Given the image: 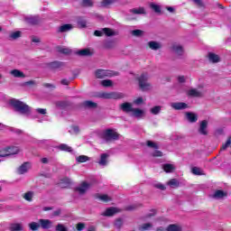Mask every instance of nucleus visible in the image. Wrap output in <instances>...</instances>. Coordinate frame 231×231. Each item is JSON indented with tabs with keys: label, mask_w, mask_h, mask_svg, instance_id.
<instances>
[{
	"label": "nucleus",
	"mask_w": 231,
	"mask_h": 231,
	"mask_svg": "<svg viewBox=\"0 0 231 231\" xmlns=\"http://www.w3.org/2000/svg\"><path fill=\"white\" fill-rule=\"evenodd\" d=\"M152 156H153V158H162V156H163V152H162V151L156 150L152 153Z\"/></svg>",
	"instance_id": "obj_53"
},
{
	"label": "nucleus",
	"mask_w": 231,
	"mask_h": 231,
	"mask_svg": "<svg viewBox=\"0 0 231 231\" xmlns=\"http://www.w3.org/2000/svg\"><path fill=\"white\" fill-rule=\"evenodd\" d=\"M191 172L192 174H195V176H201V169L198 167H193Z\"/></svg>",
	"instance_id": "obj_50"
},
{
	"label": "nucleus",
	"mask_w": 231,
	"mask_h": 231,
	"mask_svg": "<svg viewBox=\"0 0 231 231\" xmlns=\"http://www.w3.org/2000/svg\"><path fill=\"white\" fill-rule=\"evenodd\" d=\"M81 106L84 107V109H97L98 107V104L91 100L83 101Z\"/></svg>",
	"instance_id": "obj_9"
},
{
	"label": "nucleus",
	"mask_w": 231,
	"mask_h": 231,
	"mask_svg": "<svg viewBox=\"0 0 231 231\" xmlns=\"http://www.w3.org/2000/svg\"><path fill=\"white\" fill-rule=\"evenodd\" d=\"M78 163H86V162H89V157L87 155H79L76 158Z\"/></svg>",
	"instance_id": "obj_35"
},
{
	"label": "nucleus",
	"mask_w": 231,
	"mask_h": 231,
	"mask_svg": "<svg viewBox=\"0 0 231 231\" xmlns=\"http://www.w3.org/2000/svg\"><path fill=\"white\" fill-rule=\"evenodd\" d=\"M208 57V60L210 62H213V64H216V63L219 62V60H221V59L219 58V55H217L214 52H209Z\"/></svg>",
	"instance_id": "obj_20"
},
{
	"label": "nucleus",
	"mask_w": 231,
	"mask_h": 231,
	"mask_svg": "<svg viewBox=\"0 0 231 231\" xmlns=\"http://www.w3.org/2000/svg\"><path fill=\"white\" fill-rule=\"evenodd\" d=\"M134 104H136L137 106H140V104H143V97H137L134 101Z\"/></svg>",
	"instance_id": "obj_58"
},
{
	"label": "nucleus",
	"mask_w": 231,
	"mask_h": 231,
	"mask_svg": "<svg viewBox=\"0 0 231 231\" xmlns=\"http://www.w3.org/2000/svg\"><path fill=\"white\" fill-rule=\"evenodd\" d=\"M186 118L190 124H196L198 122V115L194 112H186Z\"/></svg>",
	"instance_id": "obj_12"
},
{
	"label": "nucleus",
	"mask_w": 231,
	"mask_h": 231,
	"mask_svg": "<svg viewBox=\"0 0 231 231\" xmlns=\"http://www.w3.org/2000/svg\"><path fill=\"white\" fill-rule=\"evenodd\" d=\"M168 185L170 187H180V182L178 181L177 179H171L169 181H168Z\"/></svg>",
	"instance_id": "obj_43"
},
{
	"label": "nucleus",
	"mask_w": 231,
	"mask_h": 231,
	"mask_svg": "<svg viewBox=\"0 0 231 231\" xmlns=\"http://www.w3.org/2000/svg\"><path fill=\"white\" fill-rule=\"evenodd\" d=\"M193 2L197 6H199L200 8H203V6H205V5H203V2L201 0H193Z\"/></svg>",
	"instance_id": "obj_59"
},
{
	"label": "nucleus",
	"mask_w": 231,
	"mask_h": 231,
	"mask_svg": "<svg viewBox=\"0 0 231 231\" xmlns=\"http://www.w3.org/2000/svg\"><path fill=\"white\" fill-rule=\"evenodd\" d=\"M119 138L120 134L111 128L106 129L103 134V140H105V142H115Z\"/></svg>",
	"instance_id": "obj_4"
},
{
	"label": "nucleus",
	"mask_w": 231,
	"mask_h": 231,
	"mask_svg": "<svg viewBox=\"0 0 231 231\" xmlns=\"http://www.w3.org/2000/svg\"><path fill=\"white\" fill-rule=\"evenodd\" d=\"M132 35H134V37H142V35H143V31L140 29L134 30L132 31Z\"/></svg>",
	"instance_id": "obj_47"
},
{
	"label": "nucleus",
	"mask_w": 231,
	"mask_h": 231,
	"mask_svg": "<svg viewBox=\"0 0 231 231\" xmlns=\"http://www.w3.org/2000/svg\"><path fill=\"white\" fill-rule=\"evenodd\" d=\"M227 196L226 192L217 189L215 191L214 198H217V199H221L222 198H226Z\"/></svg>",
	"instance_id": "obj_32"
},
{
	"label": "nucleus",
	"mask_w": 231,
	"mask_h": 231,
	"mask_svg": "<svg viewBox=\"0 0 231 231\" xmlns=\"http://www.w3.org/2000/svg\"><path fill=\"white\" fill-rule=\"evenodd\" d=\"M58 149L60 151H63L64 152H73V148L71 146L66 144V143H61L58 146Z\"/></svg>",
	"instance_id": "obj_24"
},
{
	"label": "nucleus",
	"mask_w": 231,
	"mask_h": 231,
	"mask_svg": "<svg viewBox=\"0 0 231 231\" xmlns=\"http://www.w3.org/2000/svg\"><path fill=\"white\" fill-rule=\"evenodd\" d=\"M9 230L10 231H21V230H23V225L18 224V223L11 224L9 226Z\"/></svg>",
	"instance_id": "obj_31"
},
{
	"label": "nucleus",
	"mask_w": 231,
	"mask_h": 231,
	"mask_svg": "<svg viewBox=\"0 0 231 231\" xmlns=\"http://www.w3.org/2000/svg\"><path fill=\"white\" fill-rule=\"evenodd\" d=\"M98 97L99 98H105L106 100H120L122 98H125V94L121 92H101L99 93Z\"/></svg>",
	"instance_id": "obj_2"
},
{
	"label": "nucleus",
	"mask_w": 231,
	"mask_h": 231,
	"mask_svg": "<svg viewBox=\"0 0 231 231\" xmlns=\"http://www.w3.org/2000/svg\"><path fill=\"white\" fill-rule=\"evenodd\" d=\"M101 86L104 88H111V86H113V81L111 79H104L101 81Z\"/></svg>",
	"instance_id": "obj_42"
},
{
	"label": "nucleus",
	"mask_w": 231,
	"mask_h": 231,
	"mask_svg": "<svg viewBox=\"0 0 231 231\" xmlns=\"http://www.w3.org/2000/svg\"><path fill=\"white\" fill-rule=\"evenodd\" d=\"M137 80L139 82V88L142 91H149V89H151V83L147 81L149 80V74H141V76L137 78Z\"/></svg>",
	"instance_id": "obj_3"
},
{
	"label": "nucleus",
	"mask_w": 231,
	"mask_h": 231,
	"mask_svg": "<svg viewBox=\"0 0 231 231\" xmlns=\"http://www.w3.org/2000/svg\"><path fill=\"white\" fill-rule=\"evenodd\" d=\"M121 212L120 208H115V207H110L107 208L102 214L104 217H113V216H116V214H119Z\"/></svg>",
	"instance_id": "obj_7"
},
{
	"label": "nucleus",
	"mask_w": 231,
	"mask_h": 231,
	"mask_svg": "<svg viewBox=\"0 0 231 231\" xmlns=\"http://www.w3.org/2000/svg\"><path fill=\"white\" fill-rule=\"evenodd\" d=\"M148 46H149L150 50H153V51L160 50L162 48V44H160V42H154V41L149 42Z\"/></svg>",
	"instance_id": "obj_26"
},
{
	"label": "nucleus",
	"mask_w": 231,
	"mask_h": 231,
	"mask_svg": "<svg viewBox=\"0 0 231 231\" xmlns=\"http://www.w3.org/2000/svg\"><path fill=\"white\" fill-rule=\"evenodd\" d=\"M59 52L62 53L63 55H69L71 54V50L68 48H60L59 49Z\"/></svg>",
	"instance_id": "obj_48"
},
{
	"label": "nucleus",
	"mask_w": 231,
	"mask_h": 231,
	"mask_svg": "<svg viewBox=\"0 0 231 231\" xmlns=\"http://www.w3.org/2000/svg\"><path fill=\"white\" fill-rule=\"evenodd\" d=\"M102 32L105 33V35H106V37H113V35H116V33H115L111 28H103Z\"/></svg>",
	"instance_id": "obj_34"
},
{
	"label": "nucleus",
	"mask_w": 231,
	"mask_h": 231,
	"mask_svg": "<svg viewBox=\"0 0 231 231\" xmlns=\"http://www.w3.org/2000/svg\"><path fill=\"white\" fill-rule=\"evenodd\" d=\"M41 23V19H39V16H31L30 17V24L37 25Z\"/></svg>",
	"instance_id": "obj_40"
},
{
	"label": "nucleus",
	"mask_w": 231,
	"mask_h": 231,
	"mask_svg": "<svg viewBox=\"0 0 231 231\" xmlns=\"http://www.w3.org/2000/svg\"><path fill=\"white\" fill-rule=\"evenodd\" d=\"M39 228H41V223L32 222L30 224L31 230L37 231V230H39Z\"/></svg>",
	"instance_id": "obj_44"
},
{
	"label": "nucleus",
	"mask_w": 231,
	"mask_h": 231,
	"mask_svg": "<svg viewBox=\"0 0 231 231\" xmlns=\"http://www.w3.org/2000/svg\"><path fill=\"white\" fill-rule=\"evenodd\" d=\"M231 144V136L227 137V140L225 143L222 144L221 146V151H226V149H228V147H230Z\"/></svg>",
	"instance_id": "obj_39"
},
{
	"label": "nucleus",
	"mask_w": 231,
	"mask_h": 231,
	"mask_svg": "<svg viewBox=\"0 0 231 231\" xmlns=\"http://www.w3.org/2000/svg\"><path fill=\"white\" fill-rule=\"evenodd\" d=\"M130 12L131 14H134L135 15H140V14L145 15V14H147L145 12V8L143 7L134 8V9H131Z\"/></svg>",
	"instance_id": "obj_25"
},
{
	"label": "nucleus",
	"mask_w": 231,
	"mask_h": 231,
	"mask_svg": "<svg viewBox=\"0 0 231 231\" xmlns=\"http://www.w3.org/2000/svg\"><path fill=\"white\" fill-rule=\"evenodd\" d=\"M72 28H73V25H71V24H69V23H66V24L61 25V26L59 28L58 32H59L60 33H64V32H69V30H71Z\"/></svg>",
	"instance_id": "obj_27"
},
{
	"label": "nucleus",
	"mask_w": 231,
	"mask_h": 231,
	"mask_svg": "<svg viewBox=\"0 0 231 231\" xmlns=\"http://www.w3.org/2000/svg\"><path fill=\"white\" fill-rule=\"evenodd\" d=\"M94 35H95L96 37H102V35H104V31H98V30H97V31L94 32Z\"/></svg>",
	"instance_id": "obj_60"
},
{
	"label": "nucleus",
	"mask_w": 231,
	"mask_h": 231,
	"mask_svg": "<svg viewBox=\"0 0 231 231\" xmlns=\"http://www.w3.org/2000/svg\"><path fill=\"white\" fill-rule=\"evenodd\" d=\"M160 111H162L161 106H155L150 109L152 115H160Z\"/></svg>",
	"instance_id": "obj_37"
},
{
	"label": "nucleus",
	"mask_w": 231,
	"mask_h": 231,
	"mask_svg": "<svg viewBox=\"0 0 231 231\" xmlns=\"http://www.w3.org/2000/svg\"><path fill=\"white\" fill-rule=\"evenodd\" d=\"M40 226L43 228V230H48L51 228L52 222L50 219H39Z\"/></svg>",
	"instance_id": "obj_13"
},
{
	"label": "nucleus",
	"mask_w": 231,
	"mask_h": 231,
	"mask_svg": "<svg viewBox=\"0 0 231 231\" xmlns=\"http://www.w3.org/2000/svg\"><path fill=\"white\" fill-rule=\"evenodd\" d=\"M171 107L176 111H181V109H187V107H189V105L183 102H176L171 104Z\"/></svg>",
	"instance_id": "obj_15"
},
{
	"label": "nucleus",
	"mask_w": 231,
	"mask_h": 231,
	"mask_svg": "<svg viewBox=\"0 0 231 231\" xmlns=\"http://www.w3.org/2000/svg\"><path fill=\"white\" fill-rule=\"evenodd\" d=\"M154 187L155 189H159L160 190H165L167 189L165 185L162 183L155 184Z\"/></svg>",
	"instance_id": "obj_57"
},
{
	"label": "nucleus",
	"mask_w": 231,
	"mask_h": 231,
	"mask_svg": "<svg viewBox=\"0 0 231 231\" xmlns=\"http://www.w3.org/2000/svg\"><path fill=\"white\" fill-rule=\"evenodd\" d=\"M10 74L15 79H24L26 77L24 73L19 69H13L10 71Z\"/></svg>",
	"instance_id": "obj_22"
},
{
	"label": "nucleus",
	"mask_w": 231,
	"mask_h": 231,
	"mask_svg": "<svg viewBox=\"0 0 231 231\" xmlns=\"http://www.w3.org/2000/svg\"><path fill=\"white\" fill-rule=\"evenodd\" d=\"M81 5L85 6V7L86 6L91 7V6H93V1H91V0H82Z\"/></svg>",
	"instance_id": "obj_49"
},
{
	"label": "nucleus",
	"mask_w": 231,
	"mask_h": 231,
	"mask_svg": "<svg viewBox=\"0 0 231 231\" xmlns=\"http://www.w3.org/2000/svg\"><path fill=\"white\" fill-rule=\"evenodd\" d=\"M146 145L148 147H151L152 149H158V144H156V143H154L152 141H147Z\"/></svg>",
	"instance_id": "obj_52"
},
{
	"label": "nucleus",
	"mask_w": 231,
	"mask_h": 231,
	"mask_svg": "<svg viewBox=\"0 0 231 231\" xmlns=\"http://www.w3.org/2000/svg\"><path fill=\"white\" fill-rule=\"evenodd\" d=\"M123 225H124V220L122 218H116L114 223V226H116V228H117L118 230L122 228Z\"/></svg>",
	"instance_id": "obj_38"
},
{
	"label": "nucleus",
	"mask_w": 231,
	"mask_h": 231,
	"mask_svg": "<svg viewBox=\"0 0 231 231\" xmlns=\"http://www.w3.org/2000/svg\"><path fill=\"white\" fill-rule=\"evenodd\" d=\"M29 167H30V162H24L23 164H22L18 169L19 174H24V172L28 171Z\"/></svg>",
	"instance_id": "obj_30"
},
{
	"label": "nucleus",
	"mask_w": 231,
	"mask_h": 231,
	"mask_svg": "<svg viewBox=\"0 0 231 231\" xmlns=\"http://www.w3.org/2000/svg\"><path fill=\"white\" fill-rule=\"evenodd\" d=\"M21 37V32L16 31L14 32H12L9 36V39H12L13 41H15V39H19Z\"/></svg>",
	"instance_id": "obj_46"
},
{
	"label": "nucleus",
	"mask_w": 231,
	"mask_h": 231,
	"mask_svg": "<svg viewBox=\"0 0 231 231\" xmlns=\"http://www.w3.org/2000/svg\"><path fill=\"white\" fill-rule=\"evenodd\" d=\"M9 104L16 113H19V115H26L28 111H30V106L19 99H10Z\"/></svg>",
	"instance_id": "obj_1"
},
{
	"label": "nucleus",
	"mask_w": 231,
	"mask_h": 231,
	"mask_svg": "<svg viewBox=\"0 0 231 231\" xmlns=\"http://www.w3.org/2000/svg\"><path fill=\"white\" fill-rule=\"evenodd\" d=\"M84 228H86L85 223L79 222L76 225V230H78V231H82V230H84Z\"/></svg>",
	"instance_id": "obj_51"
},
{
	"label": "nucleus",
	"mask_w": 231,
	"mask_h": 231,
	"mask_svg": "<svg viewBox=\"0 0 231 231\" xmlns=\"http://www.w3.org/2000/svg\"><path fill=\"white\" fill-rule=\"evenodd\" d=\"M59 185L61 189H69L71 187V179L65 177L60 180Z\"/></svg>",
	"instance_id": "obj_11"
},
{
	"label": "nucleus",
	"mask_w": 231,
	"mask_h": 231,
	"mask_svg": "<svg viewBox=\"0 0 231 231\" xmlns=\"http://www.w3.org/2000/svg\"><path fill=\"white\" fill-rule=\"evenodd\" d=\"M167 231H183L181 229V226L176 225V224H171L166 228Z\"/></svg>",
	"instance_id": "obj_33"
},
{
	"label": "nucleus",
	"mask_w": 231,
	"mask_h": 231,
	"mask_svg": "<svg viewBox=\"0 0 231 231\" xmlns=\"http://www.w3.org/2000/svg\"><path fill=\"white\" fill-rule=\"evenodd\" d=\"M88 22L86 21V19H84L83 17L78 18V26H79V28H86Z\"/></svg>",
	"instance_id": "obj_36"
},
{
	"label": "nucleus",
	"mask_w": 231,
	"mask_h": 231,
	"mask_svg": "<svg viewBox=\"0 0 231 231\" xmlns=\"http://www.w3.org/2000/svg\"><path fill=\"white\" fill-rule=\"evenodd\" d=\"M188 97H194L197 98H199L200 97H203V95L201 94V92H199L198 89L196 88H191L188 91L187 93Z\"/></svg>",
	"instance_id": "obj_21"
},
{
	"label": "nucleus",
	"mask_w": 231,
	"mask_h": 231,
	"mask_svg": "<svg viewBox=\"0 0 231 231\" xmlns=\"http://www.w3.org/2000/svg\"><path fill=\"white\" fill-rule=\"evenodd\" d=\"M96 79H106V77H115L118 75V72H114L112 70L97 69L96 70Z\"/></svg>",
	"instance_id": "obj_6"
},
{
	"label": "nucleus",
	"mask_w": 231,
	"mask_h": 231,
	"mask_svg": "<svg viewBox=\"0 0 231 231\" xmlns=\"http://www.w3.org/2000/svg\"><path fill=\"white\" fill-rule=\"evenodd\" d=\"M109 158V154L108 153H102L100 155V160L98 162V163L100 165H102L103 167H106V165H107V159Z\"/></svg>",
	"instance_id": "obj_23"
},
{
	"label": "nucleus",
	"mask_w": 231,
	"mask_h": 231,
	"mask_svg": "<svg viewBox=\"0 0 231 231\" xmlns=\"http://www.w3.org/2000/svg\"><path fill=\"white\" fill-rule=\"evenodd\" d=\"M32 42H34V43L38 44L39 42H41V38H39L37 36H32Z\"/></svg>",
	"instance_id": "obj_61"
},
{
	"label": "nucleus",
	"mask_w": 231,
	"mask_h": 231,
	"mask_svg": "<svg viewBox=\"0 0 231 231\" xmlns=\"http://www.w3.org/2000/svg\"><path fill=\"white\" fill-rule=\"evenodd\" d=\"M62 86H69V80L68 79H61Z\"/></svg>",
	"instance_id": "obj_64"
},
{
	"label": "nucleus",
	"mask_w": 231,
	"mask_h": 231,
	"mask_svg": "<svg viewBox=\"0 0 231 231\" xmlns=\"http://www.w3.org/2000/svg\"><path fill=\"white\" fill-rule=\"evenodd\" d=\"M163 171L164 172H171V171H174V166L172 164L166 163L163 165Z\"/></svg>",
	"instance_id": "obj_45"
},
{
	"label": "nucleus",
	"mask_w": 231,
	"mask_h": 231,
	"mask_svg": "<svg viewBox=\"0 0 231 231\" xmlns=\"http://www.w3.org/2000/svg\"><path fill=\"white\" fill-rule=\"evenodd\" d=\"M120 109L124 113H133V110H134L133 105L131 103H128V102L121 104Z\"/></svg>",
	"instance_id": "obj_16"
},
{
	"label": "nucleus",
	"mask_w": 231,
	"mask_h": 231,
	"mask_svg": "<svg viewBox=\"0 0 231 231\" xmlns=\"http://www.w3.org/2000/svg\"><path fill=\"white\" fill-rule=\"evenodd\" d=\"M56 106L57 107H66V106H68V103H66V101H57Z\"/></svg>",
	"instance_id": "obj_56"
},
{
	"label": "nucleus",
	"mask_w": 231,
	"mask_h": 231,
	"mask_svg": "<svg viewBox=\"0 0 231 231\" xmlns=\"http://www.w3.org/2000/svg\"><path fill=\"white\" fill-rule=\"evenodd\" d=\"M111 5H115V0H101L97 6L98 8H109Z\"/></svg>",
	"instance_id": "obj_18"
},
{
	"label": "nucleus",
	"mask_w": 231,
	"mask_h": 231,
	"mask_svg": "<svg viewBox=\"0 0 231 231\" xmlns=\"http://www.w3.org/2000/svg\"><path fill=\"white\" fill-rule=\"evenodd\" d=\"M94 198L96 199H100V201H103V203H109V201L113 200V199H111V197H108L106 194L100 195L97 193L96 195H94Z\"/></svg>",
	"instance_id": "obj_17"
},
{
	"label": "nucleus",
	"mask_w": 231,
	"mask_h": 231,
	"mask_svg": "<svg viewBox=\"0 0 231 231\" xmlns=\"http://www.w3.org/2000/svg\"><path fill=\"white\" fill-rule=\"evenodd\" d=\"M171 49L177 55H183V46L175 44L172 45Z\"/></svg>",
	"instance_id": "obj_28"
},
{
	"label": "nucleus",
	"mask_w": 231,
	"mask_h": 231,
	"mask_svg": "<svg viewBox=\"0 0 231 231\" xmlns=\"http://www.w3.org/2000/svg\"><path fill=\"white\" fill-rule=\"evenodd\" d=\"M91 187L90 183H88L86 181L81 182L79 187L75 188V191L79 192L81 196L84 195L88 190H89V188Z\"/></svg>",
	"instance_id": "obj_8"
},
{
	"label": "nucleus",
	"mask_w": 231,
	"mask_h": 231,
	"mask_svg": "<svg viewBox=\"0 0 231 231\" xmlns=\"http://www.w3.org/2000/svg\"><path fill=\"white\" fill-rule=\"evenodd\" d=\"M56 231H68V227L64 226L62 224H58L56 226Z\"/></svg>",
	"instance_id": "obj_54"
},
{
	"label": "nucleus",
	"mask_w": 231,
	"mask_h": 231,
	"mask_svg": "<svg viewBox=\"0 0 231 231\" xmlns=\"http://www.w3.org/2000/svg\"><path fill=\"white\" fill-rule=\"evenodd\" d=\"M133 113V116H135V118H142V116H143V110L140 109V108H134V110H132Z\"/></svg>",
	"instance_id": "obj_29"
},
{
	"label": "nucleus",
	"mask_w": 231,
	"mask_h": 231,
	"mask_svg": "<svg viewBox=\"0 0 231 231\" xmlns=\"http://www.w3.org/2000/svg\"><path fill=\"white\" fill-rule=\"evenodd\" d=\"M76 55H79V57H91L93 52H91V50L89 49H83L76 51Z\"/></svg>",
	"instance_id": "obj_19"
},
{
	"label": "nucleus",
	"mask_w": 231,
	"mask_h": 231,
	"mask_svg": "<svg viewBox=\"0 0 231 231\" xmlns=\"http://www.w3.org/2000/svg\"><path fill=\"white\" fill-rule=\"evenodd\" d=\"M207 127H208V121L203 120L200 123V126L199 128V134H203L204 136H207L208 134V132L207 131Z\"/></svg>",
	"instance_id": "obj_10"
},
{
	"label": "nucleus",
	"mask_w": 231,
	"mask_h": 231,
	"mask_svg": "<svg viewBox=\"0 0 231 231\" xmlns=\"http://www.w3.org/2000/svg\"><path fill=\"white\" fill-rule=\"evenodd\" d=\"M36 111L40 115H46V108H38V109H36Z\"/></svg>",
	"instance_id": "obj_62"
},
{
	"label": "nucleus",
	"mask_w": 231,
	"mask_h": 231,
	"mask_svg": "<svg viewBox=\"0 0 231 231\" xmlns=\"http://www.w3.org/2000/svg\"><path fill=\"white\" fill-rule=\"evenodd\" d=\"M150 228H152V224L151 223H144L142 225V230H149Z\"/></svg>",
	"instance_id": "obj_55"
},
{
	"label": "nucleus",
	"mask_w": 231,
	"mask_h": 231,
	"mask_svg": "<svg viewBox=\"0 0 231 231\" xmlns=\"http://www.w3.org/2000/svg\"><path fill=\"white\" fill-rule=\"evenodd\" d=\"M150 8H152L155 14H162V8L158 5L151 4Z\"/></svg>",
	"instance_id": "obj_41"
},
{
	"label": "nucleus",
	"mask_w": 231,
	"mask_h": 231,
	"mask_svg": "<svg viewBox=\"0 0 231 231\" xmlns=\"http://www.w3.org/2000/svg\"><path fill=\"white\" fill-rule=\"evenodd\" d=\"M48 68H50V69H60L61 68H64V62L52 61L48 63Z\"/></svg>",
	"instance_id": "obj_14"
},
{
	"label": "nucleus",
	"mask_w": 231,
	"mask_h": 231,
	"mask_svg": "<svg viewBox=\"0 0 231 231\" xmlns=\"http://www.w3.org/2000/svg\"><path fill=\"white\" fill-rule=\"evenodd\" d=\"M14 154H19V147L7 146L0 151V158H6V156H14Z\"/></svg>",
	"instance_id": "obj_5"
},
{
	"label": "nucleus",
	"mask_w": 231,
	"mask_h": 231,
	"mask_svg": "<svg viewBox=\"0 0 231 231\" xmlns=\"http://www.w3.org/2000/svg\"><path fill=\"white\" fill-rule=\"evenodd\" d=\"M178 81L180 83V84H183L185 82V76H179L178 77Z\"/></svg>",
	"instance_id": "obj_63"
}]
</instances>
